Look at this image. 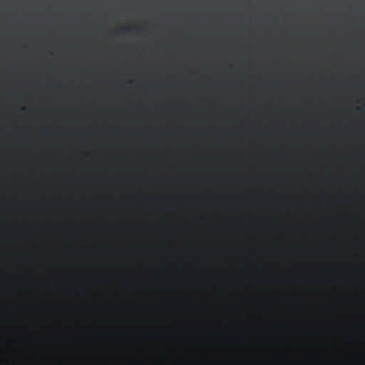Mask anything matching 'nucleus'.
Listing matches in <instances>:
<instances>
[{
  "mask_svg": "<svg viewBox=\"0 0 365 365\" xmlns=\"http://www.w3.org/2000/svg\"><path fill=\"white\" fill-rule=\"evenodd\" d=\"M124 31H126V32H130L132 31V28L130 27H126L123 29Z\"/></svg>",
  "mask_w": 365,
  "mask_h": 365,
  "instance_id": "nucleus-1",
  "label": "nucleus"
},
{
  "mask_svg": "<svg viewBox=\"0 0 365 365\" xmlns=\"http://www.w3.org/2000/svg\"><path fill=\"white\" fill-rule=\"evenodd\" d=\"M25 138H26V140H31V138H28L27 136H25Z\"/></svg>",
  "mask_w": 365,
  "mask_h": 365,
  "instance_id": "nucleus-3",
  "label": "nucleus"
},
{
  "mask_svg": "<svg viewBox=\"0 0 365 365\" xmlns=\"http://www.w3.org/2000/svg\"><path fill=\"white\" fill-rule=\"evenodd\" d=\"M150 137H151V138L153 140H155L156 139V135H152Z\"/></svg>",
  "mask_w": 365,
  "mask_h": 365,
  "instance_id": "nucleus-2",
  "label": "nucleus"
}]
</instances>
